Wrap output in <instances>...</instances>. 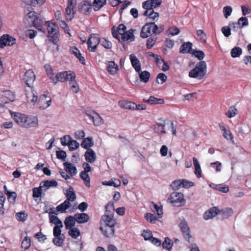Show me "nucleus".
Masks as SVG:
<instances>
[{"label": "nucleus", "mask_w": 251, "mask_h": 251, "mask_svg": "<svg viewBox=\"0 0 251 251\" xmlns=\"http://www.w3.org/2000/svg\"><path fill=\"white\" fill-rule=\"evenodd\" d=\"M106 0H94L92 6H93V9L95 11H97L100 9L106 4Z\"/></svg>", "instance_id": "f704fd0d"}, {"label": "nucleus", "mask_w": 251, "mask_h": 251, "mask_svg": "<svg viewBox=\"0 0 251 251\" xmlns=\"http://www.w3.org/2000/svg\"><path fill=\"white\" fill-rule=\"evenodd\" d=\"M64 194L67 198L66 200L68 201L69 202L74 201L76 200V196L73 187L72 186H70L69 188L66 190V192L64 193Z\"/></svg>", "instance_id": "7c9ffc66"}, {"label": "nucleus", "mask_w": 251, "mask_h": 251, "mask_svg": "<svg viewBox=\"0 0 251 251\" xmlns=\"http://www.w3.org/2000/svg\"><path fill=\"white\" fill-rule=\"evenodd\" d=\"M159 16V14L158 12H154V10L151 11L149 14V17H147L145 19L146 21H148L149 19H151L152 21H157L158 17Z\"/></svg>", "instance_id": "bf43d9fd"}, {"label": "nucleus", "mask_w": 251, "mask_h": 251, "mask_svg": "<svg viewBox=\"0 0 251 251\" xmlns=\"http://www.w3.org/2000/svg\"><path fill=\"white\" fill-rule=\"evenodd\" d=\"M219 209L218 207L213 206L208 210H206L203 215V218L204 220H207L212 219L218 215Z\"/></svg>", "instance_id": "ddd939ff"}, {"label": "nucleus", "mask_w": 251, "mask_h": 251, "mask_svg": "<svg viewBox=\"0 0 251 251\" xmlns=\"http://www.w3.org/2000/svg\"><path fill=\"white\" fill-rule=\"evenodd\" d=\"M101 39H100L98 34L95 33H92L90 35L88 40H87V44L88 46L90 47L92 45V44L94 43L95 45H98L100 43Z\"/></svg>", "instance_id": "a878e982"}, {"label": "nucleus", "mask_w": 251, "mask_h": 251, "mask_svg": "<svg viewBox=\"0 0 251 251\" xmlns=\"http://www.w3.org/2000/svg\"><path fill=\"white\" fill-rule=\"evenodd\" d=\"M164 30V25H161L158 26L157 25L154 23V25H153V28H152V32L153 34L156 35H158L163 32Z\"/></svg>", "instance_id": "13d9d810"}, {"label": "nucleus", "mask_w": 251, "mask_h": 251, "mask_svg": "<svg viewBox=\"0 0 251 251\" xmlns=\"http://www.w3.org/2000/svg\"><path fill=\"white\" fill-rule=\"evenodd\" d=\"M140 80L145 83H147L151 77V74L148 71H144L138 72Z\"/></svg>", "instance_id": "72a5a7b5"}, {"label": "nucleus", "mask_w": 251, "mask_h": 251, "mask_svg": "<svg viewBox=\"0 0 251 251\" xmlns=\"http://www.w3.org/2000/svg\"><path fill=\"white\" fill-rule=\"evenodd\" d=\"M115 26H113L111 28V32L113 37L121 42V38L119 35L122 34L124 33L126 29V26L123 24H120L117 27V29L115 30Z\"/></svg>", "instance_id": "6e6552de"}, {"label": "nucleus", "mask_w": 251, "mask_h": 251, "mask_svg": "<svg viewBox=\"0 0 251 251\" xmlns=\"http://www.w3.org/2000/svg\"><path fill=\"white\" fill-rule=\"evenodd\" d=\"M40 185H42L43 190L46 192L51 187H55L58 186V182L54 179L46 180L42 181L40 183Z\"/></svg>", "instance_id": "a211bd4d"}, {"label": "nucleus", "mask_w": 251, "mask_h": 251, "mask_svg": "<svg viewBox=\"0 0 251 251\" xmlns=\"http://www.w3.org/2000/svg\"><path fill=\"white\" fill-rule=\"evenodd\" d=\"M144 217L147 222L151 224H155L156 221L158 220L157 218L154 214L151 213H146Z\"/></svg>", "instance_id": "603ef678"}, {"label": "nucleus", "mask_w": 251, "mask_h": 251, "mask_svg": "<svg viewBox=\"0 0 251 251\" xmlns=\"http://www.w3.org/2000/svg\"><path fill=\"white\" fill-rule=\"evenodd\" d=\"M26 116V115L20 113L13 112L11 113V117L14 121L22 127H23Z\"/></svg>", "instance_id": "4468645a"}, {"label": "nucleus", "mask_w": 251, "mask_h": 251, "mask_svg": "<svg viewBox=\"0 0 251 251\" xmlns=\"http://www.w3.org/2000/svg\"><path fill=\"white\" fill-rule=\"evenodd\" d=\"M95 126H99L103 124V120L100 115L96 112L91 120Z\"/></svg>", "instance_id": "49530a36"}, {"label": "nucleus", "mask_w": 251, "mask_h": 251, "mask_svg": "<svg viewBox=\"0 0 251 251\" xmlns=\"http://www.w3.org/2000/svg\"><path fill=\"white\" fill-rule=\"evenodd\" d=\"M7 198L10 202H14L17 197V193L15 192L7 191L6 193Z\"/></svg>", "instance_id": "052dcab7"}, {"label": "nucleus", "mask_w": 251, "mask_h": 251, "mask_svg": "<svg viewBox=\"0 0 251 251\" xmlns=\"http://www.w3.org/2000/svg\"><path fill=\"white\" fill-rule=\"evenodd\" d=\"M72 73L71 71H63L62 72L58 73L56 74L55 76V80L56 81V83L58 81H60L61 82H64L68 80H70V77L71 76V73Z\"/></svg>", "instance_id": "f8f14e48"}, {"label": "nucleus", "mask_w": 251, "mask_h": 251, "mask_svg": "<svg viewBox=\"0 0 251 251\" xmlns=\"http://www.w3.org/2000/svg\"><path fill=\"white\" fill-rule=\"evenodd\" d=\"M16 219L20 222H25L27 220L28 217L27 213H26L25 211H20L16 213Z\"/></svg>", "instance_id": "37998d69"}, {"label": "nucleus", "mask_w": 251, "mask_h": 251, "mask_svg": "<svg viewBox=\"0 0 251 251\" xmlns=\"http://www.w3.org/2000/svg\"><path fill=\"white\" fill-rule=\"evenodd\" d=\"M201 61L197 63L195 67L189 72V76L191 78L202 79L207 72L206 62L202 60L205 56L204 52L201 50H193L191 53Z\"/></svg>", "instance_id": "f257e3e1"}, {"label": "nucleus", "mask_w": 251, "mask_h": 251, "mask_svg": "<svg viewBox=\"0 0 251 251\" xmlns=\"http://www.w3.org/2000/svg\"><path fill=\"white\" fill-rule=\"evenodd\" d=\"M237 109L234 106H232L229 107L226 115L228 118H231L237 114Z\"/></svg>", "instance_id": "69168bd1"}, {"label": "nucleus", "mask_w": 251, "mask_h": 251, "mask_svg": "<svg viewBox=\"0 0 251 251\" xmlns=\"http://www.w3.org/2000/svg\"><path fill=\"white\" fill-rule=\"evenodd\" d=\"M47 25L48 35L47 37L50 42L54 45H57V50H58V45L57 44L58 39L59 37V31L58 25L52 20L46 22Z\"/></svg>", "instance_id": "f03ea898"}, {"label": "nucleus", "mask_w": 251, "mask_h": 251, "mask_svg": "<svg viewBox=\"0 0 251 251\" xmlns=\"http://www.w3.org/2000/svg\"><path fill=\"white\" fill-rule=\"evenodd\" d=\"M26 16L29 23H31L30 26H33L35 28L46 24L45 19L40 13L35 11H29Z\"/></svg>", "instance_id": "7ed1b4c3"}, {"label": "nucleus", "mask_w": 251, "mask_h": 251, "mask_svg": "<svg viewBox=\"0 0 251 251\" xmlns=\"http://www.w3.org/2000/svg\"><path fill=\"white\" fill-rule=\"evenodd\" d=\"M165 122H164L163 124H160L156 122L153 126V129L154 132L159 134H166V131L165 130Z\"/></svg>", "instance_id": "c756f323"}, {"label": "nucleus", "mask_w": 251, "mask_h": 251, "mask_svg": "<svg viewBox=\"0 0 251 251\" xmlns=\"http://www.w3.org/2000/svg\"><path fill=\"white\" fill-rule=\"evenodd\" d=\"M148 103L151 104H163L164 103V100L163 99H159L154 97L153 96L150 97L148 100Z\"/></svg>", "instance_id": "09e8293b"}, {"label": "nucleus", "mask_w": 251, "mask_h": 251, "mask_svg": "<svg viewBox=\"0 0 251 251\" xmlns=\"http://www.w3.org/2000/svg\"><path fill=\"white\" fill-rule=\"evenodd\" d=\"M86 148H88L84 155L86 161L90 163L94 162L97 158L95 152L92 149L90 148V146H86Z\"/></svg>", "instance_id": "2eb2a0df"}, {"label": "nucleus", "mask_w": 251, "mask_h": 251, "mask_svg": "<svg viewBox=\"0 0 251 251\" xmlns=\"http://www.w3.org/2000/svg\"><path fill=\"white\" fill-rule=\"evenodd\" d=\"M141 235L146 241H150L153 236L151 231L149 230H144Z\"/></svg>", "instance_id": "774afa93"}, {"label": "nucleus", "mask_w": 251, "mask_h": 251, "mask_svg": "<svg viewBox=\"0 0 251 251\" xmlns=\"http://www.w3.org/2000/svg\"><path fill=\"white\" fill-rule=\"evenodd\" d=\"M153 25H154L153 22L147 23L142 27L140 32V36L142 38H147L149 37V35L151 34V28H153Z\"/></svg>", "instance_id": "9b49d317"}, {"label": "nucleus", "mask_w": 251, "mask_h": 251, "mask_svg": "<svg viewBox=\"0 0 251 251\" xmlns=\"http://www.w3.org/2000/svg\"><path fill=\"white\" fill-rule=\"evenodd\" d=\"M131 64L136 72H139L141 70V66L139 60L134 54L129 55Z\"/></svg>", "instance_id": "dca6fc26"}, {"label": "nucleus", "mask_w": 251, "mask_h": 251, "mask_svg": "<svg viewBox=\"0 0 251 251\" xmlns=\"http://www.w3.org/2000/svg\"><path fill=\"white\" fill-rule=\"evenodd\" d=\"M213 185L214 186V187H213L212 188L216 190H218L219 192L225 193H227L229 191L228 186H226V185H224L223 184H213Z\"/></svg>", "instance_id": "79ce46f5"}, {"label": "nucleus", "mask_w": 251, "mask_h": 251, "mask_svg": "<svg viewBox=\"0 0 251 251\" xmlns=\"http://www.w3.org/2000/svg\"><path fill=\"white\" fill-rule=\"evenodd\" d=\"M181 187H182L181 179L175 180L170 184V187L174 191L178 190Z\"/></svg>", "instance_id": "5fc2aeb1"}, {"label": "nucleus", "mask_w": 251, "mask_h": 251, "mask_svg": "<svg viewBox=\"0 0 251 251\" xmlns=\"http://www.w3.org/2000/svg\"><path fill=\"white\" fill-rule=\"evenodd\" d=\"M151 203L152 204V205L151 206V209L153 211L156 212L157 215L159 216L158 218L162 217L163 214L162 207H160L159 206L153 202Z\"/></svg>", "instance_id": "3c124183"}, {"label": "nucleus", "mask_w": 251, "mask_h": 251, "mask_svg": "<svg viewBox=\"0 0 251 251\" xmlns=\"http://www.w3.org/2000/svg\"><path fill=\"white\" fill-rule=\"evenodd\" d=\"M192 43L188 41L183 43L179 48V52L181 53H191L193 51Z\"/></svg>", "instance_id": "4be33fe9"}, {"label": "nucleus", "mask_w": 251, "mask_h": 251, "mask_svg": "<svg viewBox=\"0 0 251 251\" xmlns=\"http://www.w3.org/2000/svg\"><path fill=\"white\" fill-rule=\"evenodd\" d=\"M76 220L75 216H69L67 217L64 221V225L65 228L67 229H69L72 227H74L75 224Z\"/></svg>", "instance_id": "c85d7f7f"}, {"label": "nucleus", "mask_w": 251, "mask_h": 251, "mask_svg": "<svg viewBox=\"0 0 251 251\" xmlns=\"http://www.w3.org/2000/svg\"><path fill=\"white\" fill-rule=\"evenodd\" d=\"M242 53V49L239 47H235L231 49L230 54L232 58L239 57Z\"/></svg>", "instance_id": "a19ab883"}, {"label": "nucleus", "mask_w": 251, "mask_h": 251, "mask_svg": "<svg viewBox=\"0 0 251 251\" xmlns=\"http://www.w3.org/2000/svg\"><path fill=\"white\" fill-rule=\"evenodd\" d=\"M42 185H40L38 187H34L32 189V197L35 198H39L42 197L43 189Z\"/></svg>", "instance_id": "58836bf2"}, {"label": "nucleus", "mask_w": 251, "mask_h": 251, "mask_svg": "<svg viewBox=\"0 0 251 251\" xmlns=\"http://www.w3.org/2000/svg\"><path fill=\"white\" fill-rule=\"evenodd\" d=\"M106 70L112 75H115L119 70L118 66L114 61L109 62Z\"/></svg>", "instance_id": "2f4dec72"}, {"label": "nucleus", "mask_w": 251, "mask_h": 251, "mask_svg": "<svg viewBox=\"0 0 251 251\" xmlns=\"http://www.w3.org/2000/svg\"><path fill=\"white\" fill-rule=\"evenodd\" d=\"M64 167L66 172L72 176L75 175L77 172L75 166L70 162H64Z\"/></svg>", "instance_id": "aec40b11"}, {"label": "nucleus", "mask_w": 251, "mask_h": 251, "mask_svg": "<svg viewBox=\"0 0 251 251\" xmlns=\"http://www.w3.org/2000/svg\"><path fill=\"white\" fill-rule=\"evenodd\" d=\"M173 244L172 241L168 237H166L165 238L164 241L162 243V248L164 249L171 251Z\"/></svg>", "instance_id": "ea45409f"}, {"label": "nucleus", "mask_w": 251, "mask_h": 251, "mask_svg": "<svg viewBox=\"0 0 251 251\" xmlns=\"http://www.w3.org/2000/svg\"><path fill=\"white\" fill-rule=\"evenodd\" d=\"M52 214H54L55 215H57V213L55 211H52L50 212L49 214V219L50 222L55 225V226H63V223L60 219H59L57 216L53 215H51Z\"/></svg>", "instance_id": "b1692460"}, {"label": "nucleus", "mask_w": 251, "mask_h": 251, "mask_svg": "<svg viewBox=\"0 0 251 251\" xmlns=\"http://www.w3.org/2000/svg\"><path fill=\"white\" fill-rule=\"evenodd\" d=\"M56 155L57 159L64 161L67 157V153L64 151L59 150L56 151Z\"/></svg>", "instance_id": "e2e57ef3"}, {"label": "nucleus", "mask_w": 251, "mask_h": 251, "mask_svg": "<svg viewBox=\"0 0 251 251\" xmlns=\"http://www.w3.org/2000/svg\"><path fill=\"white\" fill-rule=\"evenodd\" d=\"M135 29H130L128 31H125L121 34V39L124 41L130 40V42L133 41L135 40V36L134 35V32Z\"/></svg>", "instance_id": "412c9836"}, {"label": "nucleus", "mask_w": 251, "mask_h": 251, "mask_svg": "<svg viewBox=\"0 0 251 251\" xmlns=\"http://www.w3.org/2000/svg\"><path fill=\"white\" fill-rule=\"evenodd\" d=\"M44 68L48 76L51 80L53 84H56V81L55 76H54L53 70L51 66L49 64H46L44 65Z\"/></svg>", "instance_id": "cd10ccee"}, {"label": "nucleus", "mask_w": 251, "mask_h": 251, "mask_svg": "<svg viewBox=\"0 0 251 251\" xmlns=\"http://www.w3.org/2000/svg\"><path fill=\"white\" fill-rule=\"evenodd\" d=\"M178 227L180 228L184 239L190 242V239L192 238V235L190 234V229L188 223L184 219L179 223Z\"/></svg>", "instance_id": "423d86ee"}, {"label": "nucleus", "mask_w": 251, "mask_h": 251, "mask_svg": "<svg viewBox=\"0 0 251 251\" xmlns=\"http://www.w3.org/2000/svg\"><path fill=\"white\" fill-rule=\"evenodd\" d=\"M31 240L30 238L28 236L25 237L24 240L23 241L21 245V247L24 248L25 251L28 249L31 245Z\"/></svg>", "instance_id": "4d7b16f0"}, {"label": "nucleus", "mask_w": 251, "mask_h": 251, "mask_svg": "<svg viewBox=\"0 0 251 251\" xmlns=\"http://www.w3.org/2000/svg\"><path fill=\"white\" fill-rule=\"evenodd\" d=\"M81 146L84 149L88 150L86 146H90V148L94 146L93 139L92 137L84 138L81 143Z\"/></svg>", "instance_id": "4c0bfd02"}, {"label": "nucleus", "mask_w": 251, "mask_h": 251, "mask_svg": "<svg viewBox=\"0 0 251 251\" xmlns=\"http://www.w3.org/2000/svg\"><path fill=\"white\" fill-rule=\"evenodd\" d=\"M100 230L101 231L102 234L107 238L114 236L115 233L114 227H111L109 226L106 227L100 226Z\"/></svg>", "instance_id": "393cba45"}, {"label": "nucleus", "mask_w": 251, "mask_h": 251, "mask_svg": "<svg viewBox=\"0 0 251 251\" xmlns=\"http://www.w3.org/2000/svg\"><path fill=\"white\" fill-rule=\"evenodd\" d=\"M236 128L237 129V131L242 134H246L249 132L248 126L245 124L237 125Z\"/></svg>", "instance_id": "c03bdc74"}, {"label": "nucleus", "mask_w": 251, "mask_h": 251, "mask_svg": "<svg viewBox=\"0 0 251 251\" xmlns=\"http://www.w3.org/2000/svg\"><path fill=\"white\" fill-rule=\"evenodd\" d=\"M168 201L173 206L180 207L185 205L186 200L184 199V195L180 192H174L172 193L169 198Z\"/></svg>", "instance_id": "20e7f679"}, {"label": "nucleus", "mask_w": 251, "mask_h": 251, "mask_svg": "<svg viewBox=\"0 0 251 251\" xmlns=\"http://www.w3.org/2000/svg\"><path fill=\"white\" fill-rule=\"evenodd\" d=\"M62 236L63 237L59 236V237H54L53 239L52 242L55 245L58 247H62L63 245L65 237L64 234H62Z\"/></svg>", "instance_id": "8fccbe9b"}, {"label": "nucleus", "mask_w": 251, "mask_h": 251, "mask_svg": "<svg viewBox=\"0 0 251 251\" xmlns=\"http://www.w3.org/2000/svg\"><path fill=\"white\" fill-rule=\"evenodd\" d=\"M76 4V0H68L67 6L66 8V12L71 13L72 9L74 10Z\"/></svg>", "instance_id": "864d4df0"}, {"label": "nucleus", "mask_w": 251, "mask_h": 251, "mask_svg": "<svg viewBox=\"0 0 251 251\" xmlns=\"http://www.w3.org/2000/svg\"><path fill=\"white\" fill-rule=\"evenodd\" d=\"M70 52L71 54H74L77 58L78 59L81 64H86V61L84 57L82 56L81 53L76 47L74 46L71 47L70 48Z\"/></svg>", "instance_id": "f3484780"}, {"label": "nucleus", "mask_w": 251, "mask_h": 251, "mask_svg": "<svg viewBox=\"0 0 251 251\" xmlns=\"http://www.w3.org/2000/svg\"><path fill=\"white\" fill-rule=\"evenodd\" d=\"M167 32L168 34L172 36H175L178 35L179 33L180 29L176 26L170 27L169 28Z\"/></svg>", "instance_id": "0e129e2a"}, {"label": "nucleus", "mask_w": 251, "mask_h": 251, "mask_svg": "<svg viewBox=\"0 0 251 251\" xmlns=\"http://www.w3.org/2000/svg\"><path fill=\"white\" fill-rule=\"evenodd\" d=\"M182 187L189 188L194 185V183L185 179H181Z\"/></svg>", "instance_id": "338daca9"}, {"label": "nucleus", "mask_w": 251, "mask_h": 251, "mask_svg": "<svg viewBox=\"0 0 251 251\" xmlns=\"http://www.w3.org/2000/svg\"><path fill=\"white\" fill-rule=\"evenodd\" d=\"M237 23V24L240 26V27L241 28L247 26L249 25L248 20L246 17H242L240 18Z\"/></svg>", "instance_id": "680f3d73"}, {"label": "nucleus", "mask_w": 251, "mask_h": 251, "mask_svg": "<svg viewBox=\"0 0 251 251\" xmlns=\"http://www.w3.org/2000/svg\"><path fill=\"white\" fill-rule=\"evenodd\" d=\"M16 44V39L8 34H5L0 37V48L6 46H12Z\"/></svg>", "instance_id": "39448f33"}, {"label": "nucleus", "mask_w": 251, "mask_h": 251, "mask_svg": "<svg viewBox=\"0 0 251 251\" xmlns=\"http://www.w3.org/2000/svg\"><path fill=\"white\" fill-rule=\"evenodd\" d=\"M119 103L120 106L122 108L130 110H134V102L122 100L119 101Z\"/></svg>", "instance_id": "c9c22d12"}, {"label": "nucleus", "mask_w": 251, "mask_h": 251, "mask_svg": "<svg viewBox=\"0 0 251 251\" xmlns=\"http://www.w3.org/2000/svg\"><path fill=\"white\" fill-rule=\"evenodd\" d=\"M24 122V128L35 127L38 125V118L36 116L26 115L25 120Z\"/></svg>", "instance_id": "1a4fd4ad"}, {"label": "nucleus", "mask_w": 251, "mask_h": 251, "mask_svg": "<svg viewBox=\"0 0 251 251\" xmlns=\"http://www.w3.org/2000/svg\"><path fill=\"white\" fill-rule=\"evenodd\" d=\"M78 11L82 12L84 10V14L89 15L92 11V4L89 0H83L80 2L78 6Z\"/></svg>", "instance_id": "9d476101"}, {"label": "nucleus", "mask_w": 251, "mask_h": 251, "mask_svg": "<svg viewBox=\"0 0 251 251\" xmlns=\"http://www.w3.org/2000/svg\"><path fill=\"white\" fill-rule=\"evenodd\" d=\"M74 216L76 222L78 224L85 223L90 219L89 215L85 213H76Z\"/></svg>", "instance_id": "5701e85b"}, {"label": "nucleus", "mask_w": 251, "mask_h": 251, "mask_svg": "<svg viewBox=\"0 0 251 251\" xmlns=\"http://www.w3.org/2000/svg\"><path fill=\"white\" fill-rule=\"evenodd\" d=\"M71 76L69 81L71 86V89L75 93L79 92V87L77 82L75 80V75L74 72L71 73Z\"/></svg>", "instance_id": "bb28decb"}, {"label": "nucleus", "mask_w": 251, "mask_h": 251, "mask_svg": "<svg viewBox=\"0 0 251 251\" xmlns=\"http://www.w3.org/2000/svg\"><path fill=\"white\" fill-rule=\"evenodd\" d=\"M69 229L68 234L72 238L76 239L80 235V231L77 227H74Z\"/></svg>", "instance_id": "a18cd8bd"}, {"label": "nucleus", "mask_w": 251, "mask_h": 251, "mask_svg": "<svg viewBox=\"0 0 251 251\" xmlns=\"http://www.w3.org/2000/svg\"><path fill=\"white\" fill-rule=\"evenodd\" d=\"M80 177L84 181V184L87 187H90V178L88 173L84 170L80 173Z\"/></svg>", "instance_id": "e433bc0d"}, {"label": "nucleus", "mask_w": 251, "mask_h": 251, "mask_svg": "<svg viewBox=\"0 0 251 251\" xmlns=\"http://www.w3.org/2000/svg\"><path fill=\"white\" fill-rule=\"evenodd\" d=\"M233 214V209L230 207H226L221 209H219L218 215L221 216L222 220L227 219L231 217Z\"/></svg>", "instance_id": "6ab92c4d"}, {"label": "nucleus", "mask_w": 251, "mask_h": 251, "mask_svg": "<svg viewBox=\"0 0 251 251\" xmlns=\"http://www.w3.org/2000/svg\"><path fill=\"white\" fill-rule=\"evenodd\" d=\"M157 39V38L155 35L149 38L146 42V46L147 49H151L155 44Z\"/></svg>", "instance_id": "de8ad7c7"}, {"label": "nucleus", "mask_w": 251, "mask_h": 251, "mask_svg": "<svg viewBox=\"0 0 251 251\" xmlns=\"http://www.w3.org/2000/svg\"><path fill=\"white\" fill-rule=\"evenodd\" d=\"M71 206V202L65 200L63 202L56 207V209L57 212H60L63 213L66 212V210L70 208Z\"/></svg>", "instance_id": "473e14b6"}, {"label": "nucleus", "mask_w": 251, "mask_h": 251, "mask_svg": "<svg viewBox=\"0 0 251 251\" xmlns=\"http://www.w3.org/2000/svg\"><path fill=\"white\" fill-rule=\"evenodd\" d=\"M23 80L28 87H31L35 80V75L32 70H27L24 74Z\"/></svg>", "instance_id": "0eeeda50"}, {"label": "nucleus", "mask_w": 251, "mask_h": 251, "mask_svg": "<svg viewBox=\"0 0 251 251\" xmlns=\"http://www.w3.org/2000/svg\"><path fill=\"white\" fill-rule=\"evenodd\" d=\"M113 219H114L113 214H105L104 215H102L101 217V220L100 222V225L102 224V221H103L104 223L109 222V221L111 222V220Z\"/></svg>", "instance_id": "6e6d98bb"}]
</instances>
